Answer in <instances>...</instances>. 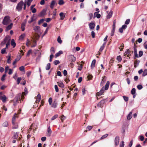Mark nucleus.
I'll return each mask as SVG.
<instances>
[{"mask_svg":"<svg viewBox=\"0 0 147 147\" xmlns=\"http://www.w3.org/2000/svg\"><path fill=\"white\" fill-rule=\"evenodd\" d=\"M13 25V23H11L6 28V31H7L8 30H10L12 27Z\"/></svg>","mask_w":147,"mask_h":147,"instance_id":"obj_20","label":"nucleus"},{"mask_svg":"<svg viewBox=\"0 0 147 147\" xmlns=\"http://www.w3.org/2000/svg\"><path fill=\"white\" fill-rule=\"evenodd\" d=\"M52 133V131L51 129V128L50 126H49L47 129V136L48 137H49L51 136V134Z\"/></svg>","mask_w":147,"mask_h":147,"instance_id":"obj_7","label":"nucleus"},{"mask_svg":"<svg viewBox=\"0 0 147 147\" xmlns=\"http://www.w3.org/2000/svg\"><path fill=\"white\" fill-rule=\"evenodd\" d=\"M106 45V42H104L102 46H101L99 49V51L100 52H102V50L104 49L105 45Z\"/></svg>","mask_w":147,"mask_h":147,"instance_id":"obj_26","label":"nucleus"},{"mask_svg":"<svg viewBox=\"0 0 147 147\" xmlns=\"http://www.w3.org/2000/svg\"><path fill=\"white\" fill-rule=\"evenodd\" d=\"M65 15L66 14L65 13H63L62 12H61L59 13V16L61 17L60 19L61 20H63L65 16Z\"/></svg>","mask_w":147,"mask_h":147,"instance_id":"obj_12","label":"nucleus"},{"mask_svg":"<svg viewBox=\"0 0 147 147\" xmlns=\"http://www.w3.org/2000/svg\"><path fill=\"white\" fill-rule=\"evenodd\" d=\"M140 62L139 60H135L134 63V67L135 68L136 67L139 65Z\"/></svg>","mask_w":147,"mask_h":147,"instance_id":"obj_14","label":"nucleus"},{"mask_svg":"<svg viewBox=\"0 0 147 147\" xmlns=\"http://www.w3.org/2000/svg\"><path fill=\"white\" fill-rule=\"evenodd\" d=\"M92 128V127L91 126H88L86 127V129H88V130L90 131Z\"/></svg>","mask_w":147,"mask_h":147,"instance_id":"obj_63","label":"nucleus"},{"mask_svg":"<svg viewBox=\"0 0 147 147\" xmlns=\"http://www.w3.org/2000/svg\"><path fill=\"white\" fill-rule=\"evenodd\" d=\"M0 98L3 102H5L6 101V100L7 98L5 95H3L2 96H1Z\"/></svg>","mask_w":147,"mask_h":147,"instance_id":"obj_15","label":"nucleus"},{"mask_svg":"<svg viewBox=\"0 0 147 147\" xmlns=\"http://www.w3.org/2000/svg\"><path fill=\"white\" fill-rule=\"evenodd\" d=\"M6 49L5 48L2 49L1 51V53L2 54H4L5 53H7L6 51Z\"/></svg>","mask_w":147,"mask_h":147,"instance_id":"obj_43","label":"nucleus"},{"mask_svg":"<svg viewBox=\"0 0 147 147\" xmlns=\"http://www.w3.org/2000/svg\"><path fill=\"white\" fill-rule=\"evenodd\" d=\"M57 84L61 88H64V85L62 82H57Z\"/></svg>","mask_w":147,"mask_h":147,"instance_id":"obj_25","label":"nucleus"},{"mask_svg":"<svg viewBox=\"0 0 147 147\" xmlns=\"http://www.w3.org/2000/svg\"><path fill=\"white\" fill-rule=\"evenodd\" d=\"M8 125V123L7 121H5L3 124V126L4 127H7Z\"/></svg>","mask_w":147,"mask_h":147,"instance_id":"obj_48","label":"nucleus"},{"mask_svg":"<svg viewBox=\"0 0 147 147\" xmlns=\"http://www.w3.org/2000/svg\"><path fill=\"white\" fill-rule=\"evenodd\" d=\"M134 53H137L136 46L135 45L134 46Z\"/></svg>","mask_w":147,"mask_h":147,"instance_id":"obj_60","label":"nucleus"},{"mask_svg":"<svg viewBox=\"0 0 147 147\" xmlns=\"http://www.w3.org/2000/svg\"><path fill=\"white\" fill-rule=\"evenodd\" d=\"M54 57V55L53 54H51L50 56V59L49 61L50 62H51L53 58Z\"/></svg>","mask_w":147,"mask_h":147,"instance_id":"obj_56","label":"nucleus"},{"mask_svg":"<svg viewBox=\"0 0 147 147\" xmlns=\"http://www.w3.org/2000/svg\"><path fill=\"white\" fill-rule=\"evenodd\" d=\"M18 127V125L17 124H16L14 122V124H13V129H16Z\"/></svg>","mask_w":147,"mask_h":147,"instance_id":"obj_51","label":"nucleus"},{"mask_svg":"<svg viewBox=\"0 0 147 147\" xmlns=\"http://www.w3.org/2000/svg\"><path fill=\"white\" fill-rule=\"evenodd\" d=\"M44 20H45L43 19L40 20L38 22V24L39 25H40L41 23H43L44 22Z\"/></svg>","mask_w":147,"mask_h":147,"instance_id":"obj_57","label":"nucleus"},{"mask_svg":"<svg viewBox=\"0 0 147 147\" xmlns=\"http://www.w3.org/2000/svg\"><path fill=\"white\" fill-rule=\"evenodd\" d=\"M94 15H96V16H95L94 17H95L96 16L97 18H100L101 16L100 15V14L97 13V12H95L94 13Z\"/></svg>","mask_w":147,"mask_h":147,"instance_id":"obj_33","label":"nucleus"},{"mask_svg":"<svg viewBox=\"0 0 147 147\" xmlns=\"http://www.w3.org/2000/svg\"><path fill=\"white\" fill-rule=\"evenodd\" d=\"M88 25L90 28L91 30H93L95 26V22H91Z\"/></svg>","mask_w":147,"mask_h":147,"instance_id":"obj_5","label":"nucleus"},{"mask_svg":"<svg viewBox=\"0 0 147 147\" xmlns=\"http://www.w3.org/2000/svg\"><path fill=\"white\" fill-rule=\"evenodd\" d=\"M124 142L123 141H122L121 142V143L120 144V147H124Z\"/></svg>","mask_w":147,"mask_h":147,"instance_id":"obj_59","label":"nucleus"},{"mask_svg":"<svg viewBox=\"0 0 147 147\" xmlns=\"http://www.w3.org/2000/svg\"><path fill=\"white\" fill-rule=\"evenodd\" d=\"M21 79H22V78L21 77H19L18 78L17 80V84H19Z\"/></svg>","mask_w":147,"mask_h":147,"instance_id":"obj_52","label":"nucleus"},{"mask_svg":"<svg viewBox=\"0 0 147 147\" xmlns=\"http://www.w3.org/2000/svg\"><path fill=\"white\" fill-rule=\"evenodd\" d=\"M33 30L37 33L40 32V29L39 26H35L34 27Z\"/></svg>","mask_w":147,"mask_h":147,"instance_id":"obj_8","label":"nucleus"},{"mask_svg":"<svg viewBox=\"0 0 147 147\" xmlns=\"http://www.w3.org/2000/svg\"><path fill=\"white\" fill-rule=\"evenodd\" d=\"M64 3L63 0H59L58 1V4L60 5H62Z\"/></svg>","mask_w":147,"mask_h":147,"instance_id":"obj_36","label":"nucleus"},{"mask_svg":"<svg viewBox=\"0 0 147 147\" xmlns=\"http://www.w3.org/2000/svg\"><path fill=\"white\" fill-rule=\"evenodd\" d=\"M46 11L44 9H43L40 13V17H42L44 16L46 14Z\"/></svg>","mask_w":147,"mask_h":147,"instance_id":"obj_19","label":"nucleus"},{"mask_svg":"<svg viewBox=\"0 0 147 147\" xmlns=\"http://www.w3.org/2000/svg\"><path fill=\"white\" fill-rule=\"evenodd\" d=\"M96 62V60L94 59L93 60L91 64V67L92 69L95 67Z\"/></svg>","mask_w":147,"mask_h":147,"instance_id":"obj_24","label":"nucleus"},{"mask_svg":"<svg viewBox=\"0 0 147 147\" xmlns=\"http://www.w3.org/2000/svg\"><path fill=\"white\" fill-rule=\"evenodd\" d=\"M137 88L138 90H140L142 89L143 86L141 85H138L137 86Z\"/></svg>","mask_w":147,"mask_h":147,"instance_id":"obj_54","label":"nucleus"},{"mask_svg":"<svg viewBox=\"0 0 147 147\" xmlns=\"http://www.w3.org/2000/svg\"><path fill=\"white\" fill-rule=\"evenodd\" d=\"M11 56L10 55V54L9 56H8V58L7 61V62L8 64H10L11 63Z\"/></svg>","mask_w":147,"mask_h":147,"instance_id":"obj_42","label":"nucleus"},{"mask_svg":"<svg viewBox=\"0 0 147 147\" xmlns=\"http://www.w3.org/2000/svg\"><path fill=\"white\" fill-rule=\"evenodd\" d=\"M113 12L112 10H111L110 12L108 13L107 16V19H109L111 18L113 14Z\"/></svg>","mask_w":147,"mask_h":147,"instance_id":"obj_18","label":"nucleus"},{"mask_svg":"<svg viewBox=\"0 0 147 147\" xmlns=\"http://www.w3.org/2000/svg\"><path fill=\"white\" fill-rule=\"evenodd\" d=\"M139 56L140 57H141L143 55V52L142 51H140L139 53Z\"/></svg>","mask_w":147,"mask_h":147,"instance_id":"obj_62","label":"nucleus"},{"mask_svg":"<svg viewBox=\"0 0 147 147\" xmlns=\"http://www.w3.org/2000/svg\"><path fill=\"white\" fill-rule=\"evenodd\" d=\"M104 87H102V88L100 90V91L96 93V95L98 96H100L102 94H103L104 92Z\"/></svg>","mask_w":147,"mask_h":147,"instance_id":"obj_10","label":"nucleus"},{"mask_svg":"<svg viewBox=\"0 0 147 147\" xmlns=\"http://www.w3.org/2000/svg\"><path fill=\"white\" fill-rule=\"evenodd\" d=\"M10 18L9 16H7L4 17L2 23L5 25H7L9 22Z\"/></svg>","mask_w":147,"mask_h":147,"instance_id":"obj_1","label":"nucleus"},{"mask_svg":"<svg viewBox=\"0 0 147 147\" xmlns=\"http://www.w3.org/2000/svg\"><path fill=\"white\" fill-rule=\"evenodd\" d=\"M19 70L21 71L25 72V68L23 66H22L19 67Z\"/></svg>","mask_w":147,"mask_h":147,"instance_id":"obj_31","label":"nucleus"},{"mask_svg":"<svg viewBox=\"0 0 147 147\" xmlns=\"http://www.w3.org/2000/svg\"><path fill=\"white\" fill-rule=\"evenodd\" d=\"M146 75H147V69H145L143 72L142 76L144 77Z\"/></svg>","mask_w":147,"mask_h":147,"instance_id":"obj_34","label":"nucleus"},{"mask_svg":"<svg viewBox=\"0 0 147 147\" xmlns=\"http://www.w3.org/2000/svg\"><path fill=\"white\" fill-rule=\"evenodd\" d=\"M110 84V82L109 81H108L107 82L106 84L105 85V90H107L108 89L109 85Z\"/></svg>","mask_w":147,"mask_h":147,"instance_id":"obj_23","label":"nucleus"},{"mask_svg":"<svg viewBox=\"0 0 147 147\" xmlns=\"http://www.w3.org/2000/svg\"><path fill=\"white\" fill-rule=\"evenodd\" d=\"M132 113L130 112L127 116V119L128 120L130 119L132 117Z\"/></svg>","mask_w":147,"mask_h":147,"instance_id":"obj_22","label":"nucleus"},{"mask_svg":"<svg viewBox=\"0 0 147 147\" xmlns=\"http://www.w3.org/2000/svg\"><path fill=\"white\" fill-rule=\"evenodd\" d=\"M25 34H22L19 37V39L20 40H22L25 37Z\"/></svg>","mask_w":147,"mask_h":147,"instance_id":"obj_49","label":"nucleus"},{"mask_svg":"<svg viewBox=\"0 0 147 147\" xmlns=\"http://www.w3.org/2000/svg\"><path fill=\"white\" fill-rule=\"evenodd\" d=\"M11 45L13 46V48H14L15 47L16 45V44L14 40V39H12L11 40Z\"/></svg>","mask_w":147,"mask_h":147,"instance_id":"obj_21","label":"nucleus"},{"mask_svg":"<svg viewBox=\"0 0 147 147\" xmlns=\"http://www.w3.org/2000/svg\"><path fill=\"white\" fill-rule=\"evenodd\" d=\"M41 96L40 94H38L37 96V98H36V101L35 102L36 103L39 102L40 101V100H41Z\"/></svg>","mask_w":147,"mask_h":147,"instance_id":"obj_17","label":"nucleus"},{"mask_svg":"<svg viewBox=\"0 0 147 147\" xmlns=\"http://www.w3.org/2000/svg\"><path fill=\"white\" fill-rule=\"evenodd\" d=\"M106 81V77L105 76H104L103 77V78L102 80V81L100 83V85L101 86H102L103 85L105 82Z\"/></svg>","mask_w":147,"mask_h":147,"instance_id":"obj_16","label":"nucleus"},{"mask_svg":"<svg viewBox=\"0 0 147 147\" xmlns=\"http://www.w3.org/2000/svg\"><path fill=\"white\" fill-rule=\"evenodd\" d=\"M34 16H33L31 18L30 20L28 21V23H31L34 21Z\"/></svg>","mask_w":147,"mask_h":147,"instance_id":"obj_40","label":"nucleus"},{"mask_svg":"<svg viewBox=\"0 0 147 147\" xmlns=\"http://www.w3.org/2000/svg\"><path fill=\"white\" fill-rule=\"evenodd\" d=\"M83 65L81 64H79L78 66V69L80 71H81Z\"/></svg>","mask_w":147,"mask_h":147,"instance_id":"obj_35","label":"nucleus"},{"mask_svg":"<svg viewBox=\"0 0 147 147\" xmlns=\"http://www.w3.org/2000/svg\"><path fill=\"white\" fill-rule=\"evenodd\" d=\"M131 55V51L128 49H127L124 53V55H127L128 57H129V55Z\"/></svg>","mask_w":147,"mask_h":147,"instance_id":"obj_11","label":"nucleus"},{"mask_svg":"<svg viewBox=\"0 0 147 147\" xmlns=\"http://www.w3.org/2000/svg\"><path fill=\"white\" fill-rule=\"evenodd\" d=\"M130 21L129 19H127L125 22V24H129Z\"/></svg>","mask_w":147,"mask_h":147,"instance_id":"obj_64","label":"nucleus"},{"mask_svg":"<svg viewBox=\"0 0 147 147\" xmlns=\"http://www.w3.org/2000/svg\"><path fill=\"white\" fill-rule=\"evenodd\" d=\"M123 98L124 100L126 101L127 102L128 100V97L126 96H123Z\"/></svg>","mask_w":147,"mask_h":147,"instance_id":"obj_55","label":"nucleus"},{"mask_svg":"<svg viewBox=\"0 0 147 147\" xmlns=\"http://www.w3.org/2000/svg\"><path fill=\"white\" fill-rule=\"evenodd\" d=\"M6 76V74H4L3 76H2L1 78V80L2 81H3L5 80V77Z\"/></svg>","mask_w":147,"mask_h":147,"instance_id":"obj_53","label":"nucleus"},{"mask_svg":"<svg viewBox=\"0 0 147 147\" xmlns=\"http://www.w3.org/2000/svg\"><path fill=\"white\" fill-rule=\"evenodd\" d=\"M58 115L57 114H56L53 116L51 118V120H53L58 117Z\"/></svg>","mask_w":147,"mask_h":147,"instance_id":"obj_46","label":"nucleus"},{"mask_svg":"<svg viewBox=\"0 0 147 147\" xmlns=\"http://www.w3.org/2000/svg\"><path fill=\"white\" fill-rule=\"evenodd\" d=\"M57 2L55 1H52L50 5V7L51 9H53L54 8V6L55 5H57Z\"/></svg>","mask_w":147,"mask_h":147,"instance_id":"obj_9","label":"nucleus"},{"mask_svg":"<svg viewBox=\"0 0 147 147\" xmlns=\"http://www.w3.org/2000/svg\"><path fill=\"white\" fill-rule=\"evenodd\" d=\"M32 53V50L31 49L29 50L28 51V52L27 54V56H29Z\"/></svg>","mask_w":147,"mask_h":147,"instance_id":"obj_58","label":"nucleus"},{"mask_svg":"<svg viewBox=\"0 0 147 147\" xmlns=\"http://www.w3.org/2000/svg\"><path fill=\"white\" fill-rule=\"evenodd\" d=\"M134 53V59H136V58H138L139 57V56L137 53Z\"/></svg>","mask_w":147,"mask_h":147,"instance_id":"obj_44","label":"nucleus"},{"mask_svg":"<svg viewBox=\"0 0 147 147\" xmlns=\"http://www.w3.org/2000/svg\"><path fill=\"white\" fill-rule=\"evenodd\" d=\"M53 63L55 65H57V64H59L60 63V62L59 60H56L55 61H54Z\"/></svg>","mask_w":147,"mask_h":147,"instance_id":"obj_50","label":"nucleus"},{"mask_svg":"<svg viewBox=\"0 0 147 147\" xmlns=\"http://www.w3.org/2000/svg\"><path fill=\"white\" fill-rule=\"evenodd\" d=\"M50 52L51 53V54L53 55L55 53V51L53 47H52L51 48L50 50Z\"/></svg>","mask_w":147,"mask_h":147,"instance_id":"obj_32","label":"nucleus"},{"mask_svg":"<svg viewBox=\"0 0 147 147\" xmlns=\"http://www.w3.org/2000/svg\"><path fill=\"white\" fill-rule=\"evenodd\" d=\"M57 102L54 101L53 102V103L51 105V107L54 108H56L57 107Z\"/></svg>","mask_w":147,"mask_h":147,"instance_id":"obj_28","label":"nucleus"},{"mask_svg":"<svg viewBox=\"0 0 147 147\" xmlns=\"http://www.w3.org/2000/svg\"><path fill=\"white\" fill-rule=\"evenodd\" d=\"M18 137V134L17 132L14 133L12 138L14 139H16Z\"/></svg>","mask_w":147,"mask_h":147,"instance_id":"obj_29","label":"nucleus"},{"mask_svg":"<svg viewBox=\"0 0 147 147\" xmlns=\"http://www.w3.org/2000/svg\"><path fill=\"white\" fill-rule=\"evenodd\" d=\"M24 5V3L22 1H21L16 6V9L18 11H20L22 8L23 6Z\"/></svg>","mask_w":147,"mask_h":147,"instance_id":"obj_3","label":"nucleus"},{"mask_svg":"<svg viewBox=\"0 0 147 147\" xmlns=\"http://www.w3.org/2000/svg\"><path fill=\"white\" fill-rule=\"evenodd\" d=\"M119 136H116L115 139V146L118 145L119 143Z\"/></svg>","mask_w":147,"mask_h":147,"instance_id":"obj_6","label":"nucleus"},{"mask_svg":"<svg viewBox=\"0 0 147 147\" xmlns=\"http://www.w3.org/2000/svg\"><path fill=\"white\" fill-rule=\"evenodd\" d=\"M32 0H28L27 1L26 4L29 7L30 6V3L32 1Z\"/></svg>","mask_w":147,"mask_h":147,"instance_id":"obj_39","label":"nucleus"},{"mask_svg":"<svg viewBox=\"0 0 147 147\" xmlns=\"http://www.w3.org/2000/svg\"><path fill=\"white\" fill-rule=\"evenodd\" d=\"M108 136V134H105L102 136L100 138V140L103 139L106 137H107Z\"/></svg>","mask_w":147,"mask_h":147,"instance_id":"obj_37","label":"nucleus"},{"mask_svg":"<svg viewBox=\"0 0 147 147\" xmlns=\"http://www.w3.org/2000/svg\"><path fill=\"white\" fill-rule=\"evenodd\" d=\"M51 67V63H48L47 64V66L46 67V69L47 70H49Z\"/></svg>","mask_w":147,"mask_h":147,"instance_id":"obj_30","label":"nucleus"},{"mask_svg":"<svg viewBox=\"0 0 147 147\" xmlns=\"http://www.w3.org/2000/svg\"><path fill=\"white\" fill-rule=\"evenodd\" d=\"M63 53V52L62 51H59L58 53L55 54L56 57L59 56L61 54Z\"/></svg>","mask_w":147,"mask_h":147,"instance_id":"obj_27","label":"nucleus"},{"mask_svg":"<svg viewBox=\"0 0 147 147\" xmlns=\"http://www.w3.org/2000/svg\"><path fill=\"white\" fill-rule=\"evenodd\" d=\"M24 93V92L21 94L19 93L17 94L14 98V100H16V102H18L19 100H20V99H23L24 95L23 94Z\"/></svg>","mask_w":147,"mask_h":147,"instance_id":"obj_2","label":"nucleus"},{"mask_svg":"<svg viewBox=\"0 0 147 147\" xmlns=\"http://www.w3.org/2000/svg\"><path fill=\"white\" fill-rule=\"evenodd\" d=\"M57 40L58 42L60 44H61L62 42V40L61 39V38L60 36H59L58 37Z\"/></svg>","mask_w":147,"mask_h":147,"instance_id":"obj_45","label":"nucleus"},{"mask_svg":"<svg viewBox=\"0 0 147 147\" xmlns=\"http://www.w3.org/2000/svg\"><path fill=\"white\" fill-rule=\"evenodd\" d=\"M55 88V91L56 92H58L59 91V89L58 88V86L57 85H55L54 86Z\"/></svg>","mask_w":147,"mask_h":147,"instance_id":"obj_61","label":"nucleus"},{"mask_svg":"<svg viewBox=\"0 0 147 147\" xmlns=\"http://www.w3.org/2000/svg\"><path fill=\"white\" fill-rule=\"evenodd\" d=\"M136 89L135 88H133L131 91V94H132L134 95L136 93Z\"/></svg>","mask_w":147,"mask_h":147,"instance_id":"obj_38","label":"nucleus"},{"mask_svg":"<svg viewBox=\"0 0 147 147\" xmlns=\"http://www.w3.org/2000/svg\"><path fill=\"white\" fill-rule=\"evenodd\" d=\"M21 57V54H20L19 56L17 57L16 58L15 60V61L13 63V65H14L16 62L19 61Z\"/></svg>","mask_w":147,"mask_h":147,"instance_id":"obj_13","label":"nucleus"},{"mask_svg":"<svg viewBox=\"0 0 147 147\" xmlns=\"http://www.w3.org/2000/svg\"><path fill=\"white\" fill-rule=\"evenodd\" d=\"M16 118V116L15 115H14L12 117V123L13 124H14V122H15Z\"/></svg>","mask_w":147,"mask_h":147,"instance_id":"obj_41","label":"nucleus"},{"mask_svg":"<svg viewBox=\"0 0 147 147\" xmlns=\"http://www.w3.org/2000/svg\"><path fill=\"white\" fill-rule=\"evenodd\" d=\"M117 61L119 62H120L121 61L122 58L120 55L117 56Z\"/></svg>","mask_w":147,"mask_h":147,"instance_id":"obj_47","label":"nucleus"},{"mask_svg":"<svg viewBox=\"0 0 147 147\" xmlns=\"http://www.w3.org/2000/svg\"><path fill=\"white\" fill-rule=\"evenodd\" d=\"M68 58L70 61L71 62H74L76 60V58L74 56V55H69L68 56Z\"/></svg>","mask_w":147,"mask_h":147,"instance_id":"obj_4","label":"nucleus"}]
</instances>
